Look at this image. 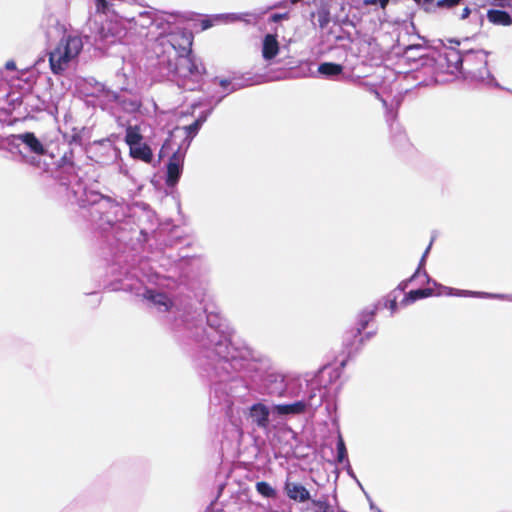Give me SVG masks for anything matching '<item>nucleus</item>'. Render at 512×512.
Masks as SVG:
<instances>
[{"instance_id":"7","label":"nucleus","mask_w":512,"mask_h":512,"mask_svg":"<svg viewBox=\"0 0 512 512\" xmlns=\"http://www.w3.org/2000/svg\"><path fill=\"white\" fill-rule=\"evenodd\" d=\"M284 491L287 497L295 502L304 503L311 500L309 490L299 482L286 480L284 483Z\"/></svg>"},{"instance_id":"34","label":"nucleus","mask_w":512,"mask_h":512,"mask_svg":"<svg viewBox=\"0 0 512 512\" xmlns=\"http://www.w3.org/2000/svg\"><path fill=\"white\" fill-rule=\"evenodd\" d=\"M471 13L470 9L468 7H465L462 11V18H467L469 14Z\"/></svg>"},{"instance_id":"32","label":"nucleus","mask_w":512,"mask_h":512,"mask_svg":"<svg viewBox=\"0 0 512 512\" xmlns=\"http://www.w3.org/2000/svg\"><path fill=\"white\" fill-rule=\"evenodd\" d=\"M5 68L7 70L13 71L16 69V63L13 60H9L5 63Z\"/></svg>"},{"instance_id":"3","label":"nucleus","mask_w":512,"mask_h":512,"mask_svg":"<svg viewBox=\"0 0 512 512\" xmlns=\"http://www.w3.org/2000/svg\"><path fill=\"white\" fill-rule=\"evenodd\" d=\"M374 318V312L362 314L355 327L346 330L342 335L343 351L348 357L358 352L366 339H369L375 332H367L365 336L362 331L365 330L370 321Z\"/></svg>"},{"instance_id":"26","label":"nucleus","mask_w":512,"mask_h":512,"mask_svg":"<svg viewBox=\"0 0 512 512\" xmlns=\"http://www.w3.org/2000/svg\"><path fill=\"white\" fill-rule=\"evenodd\" d=\"M390 0H363L364 6H374L379 5L381 9H386Z\"/></svg>"},{"instance_id":"24","label":"nucleus","mask_w":512,"mask_h":512,"mask_svg":"<svg viewBox=\"0 0 512 512\" xmlns=\"http://www.w3.org/2000/svg\"><path fill=\"white\" fill-rule=\"evenodd\" d=\"M73 151L70 149L69 151L65 152L62 157L60 158L58 162V166L61 168L65 167H74V161H73Z\"/></svg>"},{"instance_id":"1","label":"nucleus","mask_w":512,"mask_h":512,"mask_svg":"<svg viewBox=\"0 0 512 512\" xmlns=\"http://www.w3.org/2000/svg\"><path fill=\"white\" fill-rule=\"evenodd\" d=\"M171 72L177 78L178 85L186 90L194 91L200 87L205 67L198 64L192 55L177 56L174 64L169 62Z\"/></svg>"},{"instance_id":"9","label":"nucleus","mask_w":512,"mask_h":512,"mask_svg":"<svg viewBox=\"0 0 512 512\" xmlns=\"http://www.w3.org/2000/svg\"><path fill=\"white\" fill-rule=\"evenodd\" d=\"M250 415L258 427L266 428L269 424V409L262 403L254 404L250 408Z\"/></svg>"},{"instance_id":"23","label":"nucleus","mask_w":512,"mask_h":512,"mask_svg":"<svg viewBox=\"0 0 512 512\" xmlns=\"http://www.w3.org/2000/svg\"><path fill=\"white\" fill-rule=\"evenodd\" d=\"M336 448H337V462L343 463L344 461H347L348 460L347 449H346L345 442L341 435H339V437H338Z\"/></svg>"},{"instance_id":"31","label":"nucleus","mask_w":512,"mask_h":512,"mask_svg":"<svg viewBox=\"0 0 512 512\" xmlns=\"http://www.w3.org/2000/svg\"><path fill=\"white\" fill-rule=\"evenodd\" d=\"M417 274L418 270L409 279L401 282L399 288H401V290H404L407 287L408 283L411 282L416 277Z\"/></svg>"},{"instance_id":"19","label":"nucleus","mask_w":512,"mask_h":512,"mask_svg":"<svg viewBox=\"0 0 512 512\" xmlns=\"http://www.w3.org/2000/svg\"><path fill=\"white\" fill-rule=\"evenodd\" d=\"M433 295H434V289H432V288L416 289V290H411L410 292H408L405 299L407 301L414 302L416 300H419L422 298H427V297H430Z\"/></svg>"},{"instance_id":"39","label":"nucleus","mask_w":512,"mask_h":512,"mask_svg":"<svg viewBox=\"0 0 512 512\" xmlns=\"http://www.w3.org/2000/svg\"><path fill=\"white\" fill-rule=\"evenodd\" d=\"M167 142H168V140H166V142L163 144L162 149H163L164 147H166Z\"/></svg>"},{"instance_id":"2","label":"nucleus","mask_w":512,"mask_h":512,"mask_svg":"<svg viewBox=\"0 0 512 512\" xmlns=\"http://www.w3.org/2000/svg\"><path fill=\"white\" fill-rule=\"evenodd\" d=\"M83 48L81 38L68 35L63 37L49 53V65L53 74L60 75L69 63L76 58Z\"/></svg>"},{"instance_id":"37","label":"nucleus","mask_w":512,"mask_h":512,"mask_svg":"<svg viewBox=\"0 0 512 512\" xmlns=\"http://www.w3.org/2000/svg\"><path fill=\"white\" fill-rule=\"evenodd\" d=\"M429 248H430V246L425 250V253L423 254L422 260L425 258L426 254L428 253Z\"/></svg>"},{"instance_id":"36","label":"nucleus","mask_w":512,"mask_h":512,"mask_svg":"<svg viewBox=\"0 0 512 512\" xmlns=\"http://www.w3.org/2000/svg\"><path fill=\"white\" fill-rule=\"evenodd\" d=\"M109 97H110L111 99L115 100V101H117V100H118V94H117V93H115V92L111 93V95H109Z\"/></svg>"},{"instance_id":"16","label":"nucleus","mask_w":512,"mask_h":512,"mask_svg":"<svg viewBox=\"0 0 512 512\" xmlns=\"http://www.w3.org/2000/svg\"><path fill=\"white\" fill-rule=\"evenodd\" d=\"M147 298L156 306L163 307V311H169L173 306L172 300L165 293H153L149 291Z\"/></svg>"},{"instance_id":"28","label":"nucleus","mask_w":512,"mask_h":512,"mask_svg":"<svg viewBox=\"0 0 512 512\" xmlns=\"http://www.w3.org/2000/svg\"><path fill=\"white\" fill-rule=\"evenodd\" d=\"M385 307L390 309L391 313H394L397 310V298L394 297L392 299H388L386 301Z\"/></svg>"},{"instance_id":"33","label":"nucleus","mask_w":512,"mask_h":512,"mask_svg":"<svg viewBox=\"0 0 512 512\" xmlns=\"http://www.w3.org/2000/svg\"><path fill=\"white\" fill-rule=\"evenodd\" d=\"M201 26H202V29L205 30V29L210 28L212 26V23L210 20L206 19L201 22Z\"/></svg>"},{"instance_id":"22","label":"nucleus","mask_w":512,"mask_h":512,"mask_svg":"<svg viewBox=\"0 0 512 512\" xmlns=\"http://www.w3.org/2000/svg\"><path fill=\"white\" fill-rule=\"evenodd\" d=\"M317 21L320 28H325L331 21L330 11L326 6H322L317 10Z\"/></svg>"},{"instance_id":"6","label":"nucleus","mask_w":512,"mask_h":512,"mask_svg":"<svg viewBox=\"0 0 512 512\" xmlns=\"http://www.w3.org/2000/svg\"><path fill=\"white\" fill-rule=\"evenodd\" d=\"M442 60L441 66L446 68L450 74L462 73L463 56L461 52L455 48H447L440 55Z\"/></svg>"},{"instance_id":"10","label":"nucleus","mask_w":512,"mask_h":512,"mask_svg":"<svg viewBox=\"0 0 512 512\" xmlns=\"http://www.w3.org/2000/svg\"><path fill=\"white\" fill-rule=\"evenodd\" d=\"M279 53V43L276 35L267 34L263 40L262 56L265 60H272Z\"/></svg>"},{"instance_id":"13","label":"nucleus","mask_w":512,"mask_h":512,"mask_svg":"<svg viewBox=\"0 0 512 512\" xmlns=\"http://www.w3.org/2000/svg\"><path fill=\"white\" fill-rule=\"evenodd\" d=\"M18 138L27 145L33 153L37 155H45L46 150L34 133L26 132L19 135Z\"/></svg>"},{"instance_id":"8","label":"nucleus","mask_w":512,"mask_h":512,"mask_svg":"<svg viewBox=\"0 0 512 512\" xmlns=\"http://www.w3.org/2000/svg\"><path fill=\"white\" fill-rule=\"evenodd\" d=\"M99 33L102 39L111 38V42H114L126 35V29L120 21L108 20L101 26Z\"/></svg>"},{"instance_id":"29","label":"nucleus","mask_w":512,"mask_h":512,"mask_svg":"<svg viewBox=\"0 0 512 512\" xmlns=\"http://www.w3.org/2000/svg\"><path fill=\"white\" fill-rule=\"evenodd\" d=\"M283 19H288V14H287V13H275V14H272V15L270 16V19H269V20H270L271 22L276 23V22H278V21H280V20H283Z\"/></svg>"},{"instance_id":"11","label":"nucleus","mask_w":512,"mask_h":512,"mask_svg":"<svg viewBox=\"0 0 512 512\" xmlns=\"http://www.w3.org/2000/svg\"><path fill=\"white\" fill-rule=\"evenodd\" d=\"M307 403L304 401H297L291 404H278L274 406V411L278 415H298L306 411Z\"/></svg>"},{"instance_id":"14","label":"nucleus","mask_w":512,"mask_h":512,"mask_svg":"<svg viewBox=\"0 0 512 512\" xmlns=\"http://www.w3.org/2000/svg\"><path fill=\"white\" fill-rule=\"evenodd\" d=\"M487 18L496 25L509 26L512 24V17L504 10L491 9L487 12Z\"/></svg>"},{"instance_id":"18","label":"nucleus","mask_w":512,"mask_h":512,"mask_svg":"<svg viewBox=\"0 0 512 512\" xmlns=\"http://www.w3.org/2000/svg\"><path fill=\"white\" fill-rule=\"evenodd\" d=\"M310 503L313 507V512H334L327 496H322L319 499H311Z\"/></svg>"},{"instance_id":"35","label":"nucleus","mask_w":512,"mask_h":512,"mask_svg":"<svg viewBox=\"0 0 512 512\" xmlns=\"http://www.w3.org/2000/svg\"><path fill=\"white\" fill-rule=\"evenodd\" d=\"M230 84V81L229 80H226V79H223L220 81V85L223 87V88H227Z\"/></svg>"},{"instance_id":"38","label":"nucleus","mask_w":512,"mask_h":512,"mask_svg":"<svg viewBox=\"0 0 512 512\" xmlns=\"http://www.w3.org/2000/svg\"><path fill=\"white\" fill-rule=\"evenodd\" d=\"M465 294H466V292L463 291L461 293H456L455 295L460 296V295H465Z\"/></svg>"},{"instance_id":"30","label":"nucleus","mask_w":512,"mask_h":512,"mask_svg":"<svg viewBox=\"0 0 512 512\" xmlns=\"http://www.w3.org/2000/svg\"><path fill=\"white\" fill-rule=\"evenodd\" d=\"M97 2V9L101 11H105L107 9L108 3L107 0H96Z\"/></svg>"},{"instance_id":"5","label":"nucleus","mask_w":512,"mask_h":512,"mask_svg":"<svg viewBox=\"0 0 512 512\" xmlns=\"http://www.w3.org/2000/svg\"><path fill=\"white\" fill-rule=\"evenodd\" d=\"M185 155L178 149L169 158L167 163L166 185L174 187L182 174Z\"/></svg>"},{"instance_id":"17","label":"nucleus","mask_w":512,"mask_h":512,"mask_svg":"<svg viewBox=\"0 0 512 512\" xmlns=\"http://www.w3.org/2000/svg\"><path fill=\"white\" fill-rule=\"evenodd\" d=\"M343 71V66L338 63L333 62H324L319 65L318 72L327 77H333L341 74Z\"/></svg>"},{"instance_id":"27","label":"nucleus","mask_w":512,"mask_h":512,"mask_svg":"<svg viewBox=\"0 0 512 512\" xmlns=\"http://www.w3.org/2000/svg\"><path fill=\"white\" fill-rule=\"evenodd\" d=\"M418 5L422 6L425 11L430 12L432 11L431 6L433 5L435 0H413Z\"/></svg>"},{"instance_id":"25","label":"nucleus","mask_w":512,"mask_h":512,"mask_svg":"<svg viewBox=\"0 0 512 512\" xmlns=\"http://www.w3.org/2000/svg\"><path fill=\"white\" fill-rule=\"evenodd\" d=\"M463 0H439L435 6L441 9H451L458 6Z\"/></svg>"},{"instance_id":"15","label":"nucleus","mask_w":512,"mask_h":512,"mask_svg":"<svg viewBox=\"0 0 512 512\" xmlns=\"http://www.w3.org/2000/svg\"><path fill=\"white\" fill-rule=\"evenodd\" d=\"M143 136L140 132L139 126L129 125L125 131V142L129 146V149L142 143Z\"/></svg>"},{"instance_id":"12","label":"nucleus","mask_w":512,"mask_h":512,"mask_svg":"<svg viewBox=\"0 0 512 512\" xmlns=\"http://www.w3.org/2000/svg\"><path fill=\"white\" fill-rule=\"evenodd\" d=\"M129 154L133 159L150 164L153 160V152L146 143H140L129 149Z\"/></svg>"},{"instance_id":"21","label":"nucleus","mask_w":512,"mask_h":512,"mask_svg":"<svg viewBox=\"0 0 512 512\" xmlns=\"http://www.w3.org/2000/svg\"><path fill=\"white\" fill-rule=\"evenodd\" d=\"M204 121L205 118H198L192 124L184 126L182 129L185 131V138L191 141L198 133Z\"/></svg>"},{"instance_id":"4","label":"nucleus","mask_w":512,"mask_h":512,"mask_svg":"<svg viewBox=\"0 0 512 512\" xmlns=\"http://www.w3.org/2000/svg\"><path fill=\"white\" fill-rule=\"evenodd\" d=\"M167 42L177 52V56L192 53L193 35L186 29H178L167 35Z\"/></svg>"},{"instance_id":"40","label":"nucleus","mask_w":512,"mask_h":512,"mask_svg":"<svg viewBox=\"0 0 512 512\" xmlns=\"http://www.w3.org/2000/svg\"><path fill=\"white\" fill-rule=\"evenodd\" d=\"M338 512H347V511H344V510H340V511H338Z\"/></svg>"},{"instance_id":"20","label":"nucleus","mask_w":512,"mask_h":512,"mask_svg":"<svg viewBox=\"0 0 512 512\" xmlns=\"http://www.w3.org/2000/svg\"><path fill=\"white\" fill-rule=\"evenodd\" d=\"M256 491L265 498H276V490L266 481L257 482Z\"/></svg>"}]
</instances>
